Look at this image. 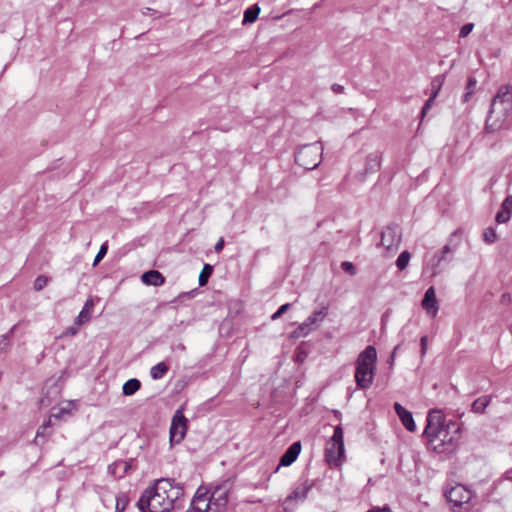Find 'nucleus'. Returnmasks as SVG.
Here are the masks:
<instances>
[{
  "instance_id": "44",
  "label": "nucleus",
  "mask_w": 512,
  "mask_h": 512,
  "mask_svg": "<svg viewBox=\"0 0 512 512\" xmlns=\"http://www.w3.org/2000/svg\"><path fill=\"white\" fill-rule=\"evenodd\" d=\"M331 89L334 93L336 94H341L344 92V86L343 85H340V84H337V83H334L332 86H331Z\"/></svg>"
},
{
  "instance_id": "45",
  "label": "nucleus",
  "mask_w": 512,
  "mask_h": 512,
  "mask_svg": "<svg viewBox=\"0 0 512 512\" xmlns=\"http://www.w3.org/2000/svg\"><path fill=\"white\" fill-rule=\"evenodd\" d=\"M223 247H224V239L220 238L218 240V242L215 244L214 250H215V252L218 253V252L222 251Z\"/></svg>"
},
{
  "instance_id": "22",
  "label": "nucleus",
  "mask_w": 512,
  "mask_h": 512,
  "mask_svg": "<svg viewBox=\"0 0 512 512\" xmlns=\"http://www.w3.org/2000/svg\"><path fill=\"white\" fill-rule=\"evenodd\" d=\"M260 10L261 9H260V7L257 4H254V5L250 6V7H248L244 11L243 24L254 23L256 21V19L258 18Z\"/></svg>"
},
{
  "instance_id": "46",
  "label": "nucleus",
  "mask_w": 512,
  "mask_h": 512,
  "mask_svg": "<svg viewBox=\"0 0 512 512\" xmlns=\"http://www.w3.org/2000/svg\"><path fill=\"white\" fill-rule=\"evenodd\" d=\"M77 332H78V328L75 326H71L66 329V331L64 332V335H76Z\"/></svg>"
},
{
  "instance_id": "10",
  "label": "nucleus",
  "mask_w": 512,
  "mask_h": 512,
  "mask_svg": "<svg viewBox=\"0 0 512 512\" xmlns=\"http://www.w3.org/2000/svg\"><path fill=\"white\" fill-rule=\"evenodd\" d=\"M445 496L454 507H460L471 500L472 492L466 486L457 484L446 491Z\"/></svg>"
},
{
  "instance_id": "5",
  "label": "nucleus",
  "mask_w": 512,
  "mask_h": 512,
  "mask_svg": "<svg viewBox=\"0 0 512 512\" xmlns=\"http://www.w3.org/2000/svg\"><path fill=\"white\" fill-rule=\"evenodd\" d=\"M323 147L319 142L306 144L295 152V162L307 169L313 170L321 163Z\"/></svg>"
},
{
  "instance_id": "24",
  "label": "nucleus",
  "mask_w": 512,
  "mask_h": 512,
  "mask_svg": "<svg viewBox=\"0 0 512 512\" xmlns=\"http://www.w3.org/2000/svg\"><path fill=\"white\" fill-rule=\"evenodd\" d=\"M446 258L447 255L443 254L442 250H439L432 256V258L428 262V265L432 267L433 275H436L438 273L436 270L437 267L441 264L442 261L446 260Z\"/></svg>"
},
{
  "instance_id": "31",
  "label": "nucleus",
  "mask_w": 512,
  "mask_h": 512,
  "mask_svg": "<svg viewBox=\"0 0 512 512\" xmlns=\"http://www.w3.org/2000/svg\"><path fill=\"white\" fill-rule=\"evenodd\" d=\"M476 79L473 78V77H469L468 78V81H467V86H466V93L464 94V101H467L468 98L470 97V95L474 92V88L476 86Z\"/></svg>"
},
{
  "instance_id": "1",
  "label": "nucleus",
  "mask_w": 512,
  "mask_h": 512,
  "mask_svg": "<svg viewBox=\"0 0 512 512\" xmlns=\"http://www.w3.org/2000/svg\"><path fill=\"white\" fill-rule=\"evenodd\" d=\"M184 491L170 479L162 478L147 488L137 502L142 512H170L182 506Z\"/></svg>"
},
{
  "instance_id": "51",
  "label": "nucleus",
  "mask_w": 512,
  "mask_h": 512,
  "mask_svg": "<svg viewBox=\"0 0 512 512\" xmlns=\"http://www.w3.org/2000/svg\"><path fill=\"white\" fill-rule=\"evenodd\" d=\"M178 349H180V350H185V346H184L183 344H179V345H178Z\"/></svg>"
},
{
  "instance_id": "23",
  "label": "nucleus",
  "mask_w": 512,
  "mask_h": 512,
  "mask_svg": "<svg viewBox=\"0 0 512 512\" xmlns=\"http://www.w3.org/2000/svg\"><path fill=\"white\" fill-rule=\"evenodd\" d=\"M169 367L165 362H159L150 369V376L153 380L163 378L168 372Z\"/></svg>"
},
{
  "instance_id": "4",
  "label": "nucleus",
  "mask_w": 512,
  "mask_h": 512,
  "mask_svg": "<svg viewBox=\"0 0 512 512\" xmlns=\"http://www.w3.org/2000/svg\"><path fill=\"white\" fill-rule=\"evenodd\" d=\"M377 351L368 345L357 357L355 362V381L359 389L369 388L375 376Z\"/></svg>"
},
{
  "instance_id": "37",
  "label": "nucleus",
  "mask_w": 512,
  "mask_h": 512,
  "mask_svg": "<svg viewBox=\"0 0 512 512\" xmlns=\"http://www.w3.org/2000/svg\"><path fill=\"white\" fill-rule=\"evenodd\" d=\"M473 28H474L473 23H467V24L463 25L460 29L459 37L464 38V37L468 36L471 33V31L473 30Z\"/></svg>"
},
{
  "instance_id": "36",
  "label": "nucleus",
  "mask_w": 512,
  "mask_h": 512,
  "mask_svg": "<svg viewBox=\"0 0 512 512\" xmlns=\"http://www.w3.org/2000/svg\"><path fill=\"white\" fill-rule=\"evenodd\" d=\"M341 268L348 274L350 275H355L356 274V269L353 265L352 262H349V261H344L341 263Z\"/></svg>"
},
{
  "instance_id": "42",
  "label": "nucleus",
  "mask_w": 512,
  "mask_h": 512,
  "mask_svg": "<svg viewBox=\"0 0 512 512\" xmlns=\"http://www.w3.org/2000/svg\"><path fill=\"white\" fill-rule=\"evenodd\" d=\"M420 345H421V356H424L427 352V345H428V337L426 335L421 337Z\"/></svg>"
},
{
  "instance_id": "28",
  "label": "nucleus",
  "mask_w": 512,
  "mask_h": 512,
  "mask_svg": "<svg viewBox=\"0 0 512 512\" xmlns=\"http://www.w3.org/2000/svg\"><path fill=\"white\" fill-rule=\"evenodd\" d=\"M128 503H129V499H128L127 495L124 493H120L116 497V510L118 512L124 511L126 506L128 505Z\"/></svg>"
},
{
  "instance_id": "39",
  "label": "nucleus",
  "mask_w": 512,
  "mask_h": 512,
  "mask_svg": "<svg viewBox=\"0 0 512 512\" xmlns=\"http://www.w3.org/2000/svg\"><path fill=\"white\" fill-rule=\"evenodd\" d=\"M457 249V244H452V240L449 241L441 250L443 251V254L449 255L453 254Z\"/></svg>"
},
{
  "instance_id": "15",
  "label": "nucleus",
  "mask_w": 512,
  "mask_h": 512,
  "mask_svg": "<svg viewBox=\"0 0 512 512\" xmlns=\"http://www.w3.org/2000/svg\"><path fill=\"white\" fill-rule=\"evenodd\" d=\"M313 485H314V482L310 481V480H306L303 483L299 484L298 486H296L293 489L291 494L287 496L286 502H288V501H300V502L304 501L307 498L308 493L312 489Z\"/></svg>"
},
{
  "instance_id": "6",
  "label": "nucleus",
  "mask_w": 512,
  "mask_h": 512,
  "mask_svg": "<svg viewBox=\"0 0 512 512\" xmlns=\"http://www.w3.org/2000/svg\"><path fill=\"white\" fill-rule=\"evenodd\" d=\"M343 456V430L341 426L338 425L334 428V433L326 444L325 459L329 464L337 466L341 463V459Z\"/></svg>"
},
{
  "instance_id": "41",
  "label": "nucleus",
  "mask_w": 512,
  "mask_h": 512,
  "mask_svg": "<svg viewBox=\"0 0 512 512\" xmlns=\"http://www.w3.org/2000/svg\"><path fill=\"white\" fill-rule=\"evenodd\" d=\"M9 345V336L8 334L0 336V353L5 351L7 346Z\"/></svg>"
},
{
  "instance_id": "14",
  "label": "nucleus",
  "mask_w": 512,
  "mask_h": 512,
  "mask_svg": "<svg viewBox=\"0 0 512 512\" xmlns=\"http://www.w3.org/2000/svg\"><path fill=\"white\" fill-rule=\"evenodd\" d=\"M301 442L296 441L292 443L289 448L284 452V454L280 458L279 465L276 470H278L281 466L287 467L290 466L301 452Z\"/></svg>"
},
{
  "instance_id": "26",
  "label": "nucleus",
  "mask_w": 512,
  "mask_h": 512,
  "mask_svg": "<svg viewBox=\"0 0 512 512\" xmlns=\"http://www.w3.org/2000/svg\"><path fill=\"white\" fill-rule=\"evenodd\" d=\"M411 254L408 251H403L400 253L396 260V266L399 270H404L410 261Z\"/></svg>"
},
{
  "instance_id": "11",
  "label": "nucleus",
  "mask_w": 512,
  "mask_h": 512,
  "mask_svg": "<svg viewBox=\"0 0 512 512\" xmlns=\"http://www.w3.org/2000/svg\"><path fill=\"white\" fill-rule=\"evenodd\" d=\"M401 242V232L397 225H389L381 232V245L387 250L396 249Z\"/></svg>"
},
{
  "instance_id": "35",
  "label": "nucleus",
  "mask_w": 512,
  "mask_h": 512,
  "mask_svg": "<svg viewBox=\"0 0 512 512\" xmlns=\"http://www.w3.org/2000/svg\"><path fill=\"white\" fill-rule=\"evenodd\" d=\"M435 94H430L429 98L424 103V106L421 111V116L424 117L426 113L431 109L434 101H435Z\"/></svg>"
},
{
  "instance_id": "27",
  "label": "nucleus",
  "mask_w": 512,
  "mask_h": 512,
  "mask_svg": "<svg viewBox=\"0 0 512 512\" xmlns=\"http://www.w3.org/2000/svg\"><path fill=\"white\" fill-rule=\"evenodd\" d=\"M497 238L498 237H497L496 230L493 227H488L485 229V231L483 233V240L486 243L492 244V243L496 242Z\"/></svg>"
},
{
  "instance_id": "3",
  "label": "nucleus",
  "mask_w": 512,
  "mask_h": 512,
  "mask_svg": "<svg viewBox=\"0 0 512 512\" xmlns=\"http://www.w3.org/2000/svg\"><path fill=\"white\" fill-rule=\"evenodd\" d=\"M229 489L226 485L216 486L212 491L199 488L186 512H225Z\"/></svg>"
},
{
  "instance_id": "9",
  "label": "nucleus",
  "mask_w": 512,
  "mask_h": 512,
  "mask_svg": "<svg viewBox=\"0 0 512 512\" xmlns=\"http://www.w3.org/2000/svg\"><path fill=\"white\" fill-rule=\"evenodd\" d=\"M327 308L314 311L303 323H301L297 329L292 333L293 337L300 338L307 336L317 324L322 322L327 315Z\"/></svg>"
},
{
  "instance_id": "21",
  "label": "nucleus",
  "mask_w": 512,
  "mask_h": 512,
  "mask_svg": "<svg viewBox=\"0 0 512 512\" xmlns=\"http://www.w3.org/2000/svg\"><path fill=\"white\" fill-rule=\"evenodd\" d=\"M141 387V382L136 378H131L127 380L123 387H122V393L125 396H131L135 394Z\"/></svg>"
},
{
  "instance_id": "12",
  "label": "nucleus",
  "mask_w": 512,
  "mask_h": 512,
  "mask_svg": "<svg viewBox=\"0 0 512 512\" xmlns=\"http://www.w3.org/2000/svg\"><path fill=\"white\" fill-rule=\"evenodd\" d=\"M491 105L512 111V84L502 85L494 96Z\"/></svg>"
},
{
  "instance_id": "8",
  "label": "nucleus",
  "mask_w": 512,
  "mask_h": 512,
  "mask_svg": "<svg viewBox=\"0 0 512 512\" xmlns=\"http://www.w3.org/2000/svg\"><path fill=\"white\" fill-rule=\"evenodd\" d=\"M187 431V419L183 414L182 409L176 410L170 426V441L171 443H180Z\"/></svg>"
},
{
  "instance_id": "13",
  "label": "nucleus",
  "mask_w": 512,
  "mask_h": 512,
  "mask_svg": "<svg viewBox=\"0 0 512 512\" xmlns=\"http://www.w3.org/2000/svg\"><path fill=\"white\" fill-rule=\"evenodd\" d=\"M421 305L427 314H429L432 317L436 316V314L438 313V310H439V306H438V302L436 299V293H435L434 287H429L426 290Z\"/></svg>"
},
{
  "instance_id": "18",
  "label": "nucleus",
  "mask_w": 512,
  "mask_h": 512,
  "mask_svg": "<svg viewBox=\"0 0 512 512\" xmlns=\"http://www.w3.org/2000/svg\"><path fill=\"white\" fill-rule=\"evenodd\" d=\"M141 280L145 285L159 287L165 283V277L157 270H149L144 272Z\"/></svg>"
},
{
  "instance_id": "29",
  "label": "nucleus",
  "mask_w": 512,
  "mask_h": 512,
  "mask_svg": "<svg viewBox=\"0 0 512 512\" xmlns=\"http://www.w3.org/2000/svg\"><path fill=\"white\" fill-rule=\"evenodd\" d=\"M443 85V77L437 76L431 81V94H435V98L437 97L441 87Z\"/></svg>"
},
{
  "instance_id": "2",
  "label": "nucleus",
  "mask_w": 512,
  "mask_h": 512,
  "mask_svg": "<svg viewBox=\"0 0 512 512\" xmlns=\"http://www.w3.org/2000/svg\"><path fill=\"white\" fill-rule=\"evenodd\" d=\"M426 420L423 435L427 438L430 448L437 453H444L445 445H452L459 438L458 423L454 421L446 423L443 413L436 409L429 411Z\"/></svg>"
},
{
  "instance_id": "19",
  "label": "nucleus",
  "mask_w": 512,
  "mask_h": 512,
  "mask_svg": "<svg viewBox=\"0 0 512 512\" xmlns=\"http://www.w3.org/2000/svg\"><path fill=\"white\" fill-rule=\"evenodd\" d=\"M94 307V302L91 298L87 299L79 315L75 319V326H80L90 320V313Z\"/></svg>"
},
{
  "instance_id": "50",
  "label": "nucleus",
  "mask_w": 512,
  "mask_h": 512,
  "mask_svg": "<svg viewBox=\"0 0 512 512\" xmlns=\"http://www.w3.org/2000/svg\"><path fill=\"white\" fill-rule=\"evenodd\" d=\"M152 11H153V9H151V8H148V7H147V8H145V11H143V14H144V15H148V14H150V12H152Z\"/></svg>"
},
{
  "instance_id": "49",
  "label": "nucleus",
  "mask_w": 512,
  "mask_h": 512,
  "mask_svg": "<svg viewBox=\"0 0 512 512\" xmlns=\"http://www.w3.org/2000/svg\"><path fill=\"white\" fill-rule=\"evenodd\" d=\"M368 512H391V510L389 508H387V507H384L382 509H379V508L378 509H373V510L368 511Z\"/></svg>"
},
{
  "instance_id": "20",
  "label": "nucleus",
  "mask_w": 512,
  "mask_h": 512,
  "mask_svg": "<svg viewBox=\"0 0 512 512\" xmlns=\"http://www.w3.org/2000/svg\"><path fill=\"white\" fill-rule=\"evenodd\" d=\"M490 401V396H482L477 398L471 405V411L476 414H483L485 412V409L490 404Z\"/></svg>"
},
{
  "instance_id": "48",
  "label": "nucleus",
  "mask_w": 512,
  "mask_h": 512,
  "mask_svg": "<svg viewBox=\"0 0 512 512\" xmlns=\"http://www.w3.org/2000/svg\"><path fill=\"white\" fill-rule=\"evenodd\" d=\"M115 466H123V472L125 473L127 469L129 468V465L125 461H121L119 463H116Z\"/></svg>"
},
{
  "instance_id": "38",
  "label": "nucleus",
  "mask_w": 512,
  "mask_h": 512,
  "mask_svg": "<svg viewBox=\"0 0 512 512\" xmlns=\"http://www.w3.org/2000/svg\"><path fill=\"white\" fill-rule=\"evenodd\" d=\"M290 303L283 304L279 307V309L271 316L272 320L278 319L282 314H284L290 307Z\"/></svg>"
},
{
  "instance_id": "25",
  "label": "nucleus",
  "mask_w": 512,
  "mask_h": 512,
  "mask_svg": "<svg viewBox=\"0 0 512 512\" xmlns=\"http://www.w3.org/2000/svg\"><path fill=\"white\" fill-rule=\"evenodd\" d=\"M213 273V266L210 264H204L202 271L199 275V286H205L208 283L210 276Z\"/></svg>"
},
{
  "instance_id": "33",
  "label": "nucleus",
  "mask_w": 512,
  "mask_h": 512,
  "mask_svg": "<svg viewBox=\"0 0 512 512\" xmlns=\"http://www.w3.org/2000/svg\"><path fill=\"white\" fill-rule=\"evenodd\" d=\"M48 283V278L44 275L38 276L34 281V289L41 291Z\"/></svg>"
},
{
  "instance_id": "34",
  "label": "nucleus",
  "mask_w": 512,
  "mask_h": 512,
  "mask_svg": "<svg viewBox=\"0 0 512 512\" xmlns=\"http://www.w3.org/2000/svg\"><path fill=\"white\" fill-rule=\"evenodd\" d=\"M505 480H509V481H512V469L511 470H508L504 476L498 480H496L495 482H493L492 486H491V490L492 492H494L497 487Z\"/></svg>"
},
{
  "instance_id": "7",
  "label": "nucleus",
  "mask_w": 512,
  "mask_h": 512,
  "mask_svg": "<svg viewBox=\"0 0 512 512\" xmlns=\"http://www.w3.org/2000/svg\"><path fill=\"white\" fill-rule=\"evenodd\" d=\"M511 110L491 105L485 122V130L495 133L507 128Z\"/></svg>"
},
{
  "instance_id": "47",
  "label": "nucleus",
  "mask_w": 512,
  "mask_h": 512,
  "mask_svg": "<svg viewBox=\"0 0 512 512\" xmlns=\"http://www.w3.org/2000/svg\"><path fill=\"white\" fill-rule=\"evenodd\" d=\"M511 301V297L508 293H504L502 296H501V303L502 304H508L510 303Z\"/></svg>"
},
{
  "instance_id": "32",
  "label": "nucleus",
  "mask_w": 512,
  "mask_h": 512,
  "mask_svg": "<svg viewBox=\"0 0 512 512\" xmlns=\"http://www.w3.org/2000/svg\"><path fill=\"white\" fill-rule=\"evenodd\" d=\"M107 250H108V244H107V242H105L101 245L98 253L96 254V256L94 258V262H93L94 266H96L105 257Z\"/></svg>"
},
{
  "instance_id": "43",
  "label": "nucleus",
  "mask_w": 512,
  "mask_h": 512,
  "mask_svg": "<svg viewBox=\"0 0 512 512\" xmlns=\"http://www.w3.org/2000/svg\"><path fill=\"white\" fill-rule=\"evenodd\" d=\"M400 348V344L396 345L393 349V351L391 352L388 360H387V363L390 365V366H393L394 364V361H395V357H396V353L398 351V349Z\"/></svg>"
},
{
  "instance_id": "52",
  "label": "nucleus",
  "mask_w": 512,
  "mask_h": 512,
  "mask_svg": "<svg viewBox=\"0 0 512 512\" xmlns=\"http://www.w3.org/2000/svg\"><path fill=\"white\" fill-rule=\"evenodd\" d=\"M113 465H114V464L109 465V467H108V468H109V470H110V471H112V473H115V472H114V471H115V468H112V467H113Z\"/></svg>"
},
{
  "instance_id": "40",
  "label": "nucleus",
  "mask_w": 512,
  "mask_h": 512,
  "mask_svg": "<svg viewBox=\"0 0 512 512\" xmlns=\"http://www.w3.org/2000/svg\"><path fill=\"white\" fill-rule=\"evenodd\" d=\"M501 209L512 214V195L507 196L501 204Z\"/></svg>"
},
{
  "instance_id": "16",
  "label": "nucleus",
  "mask_w": 512,
  "mask_h": 512,
  "mask_svg": "<svg viewBox=\"0 0 512 512\" xmlns=\"http://www.w3.org/2000/svg\"><path fill=\"white\" fill-rule=\"evenodd\" d=\"M394 410L401 420L403 426L410 432H414L416 430V424L413 419V415L410 411L406 410L401 404L398 402L394 403Z\"/></svg>"
},
{
  "instance_id": "30",
  "label": "nucleus",
  "mask_w": 512,
  "mask_h": 512,
  "mask_svg": "<svg viewBox=\"0 0 512 512\" xmlns=\"http://www.w3.org/2000/svg\"><path fill=\"white\" fill-rule=\"evenodd\" d=\"M511 215L512 214L510 213V211L500 209V211H498L496 214L495 220L499 224L506 223L507 221L510 220Z\"/></svg>"
},
{
  "instance_id": "17",
  "label": "nucleus",
  "mask_w": 512,
  "mask_h": 512,
  "mask_svg": "<svg viewBox=\"0 0 512 512\" xmlns=\"http://www.w3.org/2000/svg\"><path fill=\"white\" fill-rule=\"evenodd\" d=\"M381 153L378 151L370 153L366 157L364 172L361 174L360 180H364L365 176L377 172L380 169Z\"/></svg>"
}]
</instances>
